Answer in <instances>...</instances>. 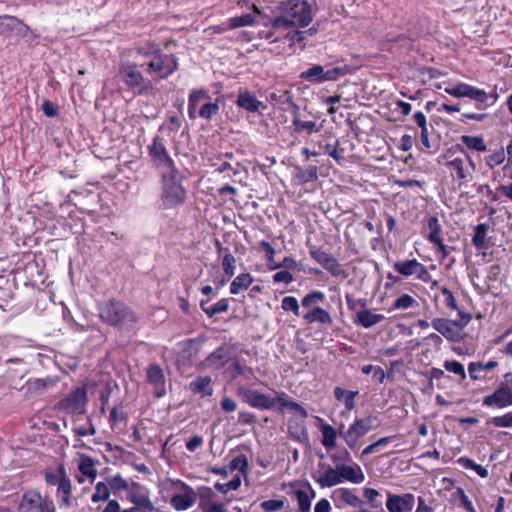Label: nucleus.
<instances>
[{
    "label": "nucleus",
    "instance_id": "f257e3e1",
    "mask_svg": "<svg viewBox=\"0 0 512 512\" xmlns=\"http://www.w3.org/2000/svg\"><path fill=\"white\" fill-rule=\"evenodd\" d=\"M181 174L175 170L173 162L162 147V204L176 207L183 204L186 192L181 184Z\"/></svg>",
    "mask_w": 512,
    "mask_h": 512
},
{
    "label": "nucleus",
    "instance_id": "f03ea898",
    "mask_svg": "<svg viewBox=\"0 0 512 512\" xmlns=\"http://www.w3.org/2000/svg\"><path fill=\"white\" fill-rule=\"evenodd\" d=\"M100 319L112 326L130 327L137 321L132 309L117 300L104 301L98 304Z\"/></svg>",
    "mask_w": 512,
    "mask_h": 512
},
{
    "label": "nucleus",
    "instance_id": "7ed1b4c3",
    "mask_svg": "<svg viewBox=\"0 0 512 512\" xmlns=\"http://www.w3.org/2000/svg\"><path fill=\"white\" fill-rule=\"evenodd\" d=\"M376 421L377 419L374 416L356 418L347 430H345V425L341 424L339 426V437L351 450L355 451L360 446L359 440L377 427Z\"/></svg>",
    "mask_w": 512,
    "mask_h": 512
},
{
    "label": "nucleus",
    "instance_id": "20e7f679",
    "mask_svg": "<svg viewBox=\"0 0 512 512\" xmlns=\"http://www.w3.org/2000/svg\"><path fill=\"white\" fill-rule=\"evenodd\" d=\"M483 405L499 409L512 405V373L504 375V381L490 395L483 398Z\"/></svg>",
    "mask_w": 512,
    "mask_h": 512
},
{
    "label": "nucleus",
    "instance_id": "39448f33",
    "mask_svg": "<svg viewBox=\"0 0 512 512\" xmlns=\"http://www.w3.org/2000/svg\"><path fill=\"white\" fill-rule=\"evenodd\" d=\"M282 11L295 21V26L306 27L312 21L310 5L306 1L289 0Z\"/></svg>",
    "mask_w": 512,
    "mask_h": 512
},
{
    "label": "nucleus",
    "instance_id": "423d86ee",
    "mask_svg": "<svg viewBox=\"0 0 512 512\" xmlns=\"http://www.w3.org/2000/svg\"><path fill=\"white\" fill-rule=\"evenodd\" d=\"M444 90L447 94H449L453 97H456V98L468 97V98L476 101L478 103L476 106L478 109L484 108L483 104L488 99V94L484 90L474 87L472 85L466 84V83H458L455 86H453L451 88L447 87Z\"/></svg>",
    "mask_w": 512,
    "mask_h": 512
},
{
    "label": "nucleus",
    "instance_id": "0eeeda50",
    "mask_svg": "<svg viewBox=\"0 0 512 512\" xmlns=\"http://www.w3.org/2000/svg\"><path fill=\"white\" fill-rule=\"evenodd\" d=\"M394 270L402 276H415L418 280L428 282L431 278L427 268L416 259L398 261L393 266Z\"/></svg>",
    "mask_w": 512,
    "mask_h": 512
},
{
    "label": "nucleus",
    "instance_id": "6e6552de",
    "mask_svg": "<svg viewBox=\"0 0 512 512\" xmlns=\"http://www.w3.org/2000/svg\"><path fill=\"white\" fill-rule=\"evenodd\" d=\"M238 395L241 396L243 401L251 407L261 410H270L275 406V403H277V397L271 398L257 390L240 388L238 390Z\"/></svg>",
    "mask_w": 512,
    "mask_h": 512
},
{
    "label": "nucleus",
    "instance_id": "1a4fd4ad",
    "mask_svg": "<svg viewBox=\"0 0 512 512\" xmlns=\"http://www.w3.org/2000/svg\"><path fill=\"white\" fill-rule=\"evenodd\" d=\"M86 401V390L84 388H77L73 392H71L67 397L62 399L58 403V407L61 411L68 414H81L84 413Z\"/></svg>",
    "mask_w": 512,
    "mask_h": 512
},
{
    "label": "nucleus",
    "instance_id": "9d476101",
    "mask_svg": "<svg viewBox=\"0 0 512 512\" xmlns=\"http://www.w3.org/2000/svg\"><path fill=\"white\" fill-rule=\"evenodd\" d=\"M415 504V496L411 493L402 495L388 493L386 508L389 512H410Z\"/></svg>",
    "mask_w": 512,
    "mask_h": 512
},
{
    "label": "nucleus",
    "instance_id": "9b49d317",
    "mask_svg": "<svg viewBox=\"0 0 512 512\" xmlns=\"http://www.w3.org/2000/svg\"><path fill=\"white\" fill-rule=\"evenodd\" d=\"M432 327L444 336L447 340L452 342H459L462 340L460 330L455 329V325L451 320L445 318H435L431 322Z\"/></svg>",
    "mask_w": 512,
    "mask_h": 512
},
{
    "label": "nucleus",
    "instance_id": "f8f14e48",
    "mask_svg": "<svg viewBox=\"0 0 512 512\" xmlns=\"http://www.w3.org/2000/svg\"><path fill=\"white\" fill-rule=\"evenodd\" d=\"M29 27L15 16L2 15L0 16V34L8 35L11 32H16L19 35H26Z\"/></svg>",
    "mask_w": 512,
    "mask_h": 512
},
{
    "label": "nucleus",
    "instance_id": "ddd939ff",
    "mask_svg": "<svg viewBox=\"0 0 512 512\" xmlns=\"http://www.w3.org/2000/svg\"><path fill=\"white\" fill-rule=\"evenodd\" d=\"M312 478L321 488L333 487L341 484L337 465L335 467L327 465L324 472H316L312 475Z\"/></svg>",
    "mask_w": 512,
    "mask_h": 512
},
{
    "label": "nucleus",
    "instance_id": "4468645a",
    "mask_svg": "<svg viewBox=\"0 0 512 512\" xmlns=\"http://www.w3.org/2000/svg\"><path fill=\"white\" fill-rule=\"evenodd\" d=\"M42 500L43 498L38 491L29 490L23 494L18 510L19 512H38Z\"/></svg>",
    "mask_w": 512,
    "mask_h": 512
},
{
    "label": "nucleus",
    "instance_id": "2eb2a0df",
    "mask_svg": "<svg viewBox=\"0 0 512 512\" xmlns=\"http://www.w3.org/2000/svg\"><path fill=\"white\" fill-rule=\"evenodd\" d=\"M236 104L238 107L245 109L248 112H258L261 108H266V106L259 101L254 94L247 90L239 92Z\"/></svg>",
    "mask_w": 512,
    "mask_h": 512
},
{
    "label": "nucleus",
    "instance_id": "dca6fc26",
    "mask_svg": "<svg viewBox=\"0 0 512 512\" xmlns=\"http://www.w3.org/2000/svg\"><path fill=\"white\" fill-rule=\"evenodd\" d=\"M339 477L341 478V483L344 481H348L355 484H360L364 481V474L359 466L356 465L350 466L342 463L341 465H337Z\"/></svg>",
    "mask_w": 512,
    "mask_h": 512
},
{
    "label": "nucleus",
    "instance_id": "f3484780",
    "mask_svg": "<svg viewBox=\"0 0 512 512\" xmlns=\"http://www.w3.org/2000/svg\"><path fill=\"white\" fill-rule=\"evenodd\" d=\"M177 43L174 40L165 43V50L169 54L162 55V78L170 75L177 69L178 63L175 54L172 52V47H176Z\"/></svg>",
    "mask_w": 512,
    "mask_h": 512
},
{
    "label": "nucleus",
    "instance_id": "a211bd4d",
    "mask_svg": "<svg viewBox=\"0 0 512 512\" xmlns=\"http://www.w3.org/2000/svg\"><path fill=\"white\" fill-rule=\"evenodd\" d=\"M385 319L384 315L376 314L369 309L357 313L354 323L363 328H371Z\"/></svg>",
    "mask_w": 512,
    "mask_h": 512
},
{
    "label": "nucleus",
    "instance_id": "6ab92c4d",
    "mask_svg": "<svg viewBox=\"0 0 512 512\" xmlns=\"http://www.w3.org/2000/svg\"><path fill=\"white\" fill-rule=\"evenodd\" d=\"M62 481L57 486V496L61 498V505L69 507L71 505V481L68 478L64 466H60Z\"/></svg>",
    "mask_w": 512,
    "mask_h": 512
},
{
    "label": "nucleus",
    "instance_id": "aec40b11",
    "mask_svg": "<svg viewBox=\"0 0 512 512\" xmlns=\"http://www.w3.org/2000/svg\"><path fill=\"white\" fill-rule=\"evenodd\" d=\"M120 75L123 81L131 87L140 85L143 79L137 67L129 64L121 65Z\"/></svg>",
    "mask_w": 512,
    "mask_h": 512
},
{
    "label": "nucleus",
    "instance_id": "412c9836",
    "mask_svg": "<svg viewBox=\"0 0 512 512\" xmlns=\"http://www.w3.org/2000/svg\"><path fill=\"white\" fill-rule=\"evenodd\" d=\"M302 317L307 323L318 322L321 324L331 325L333 322L330 314L325 309L318 306L311 308Z\"/></svg>",
    "mask_w": 512,
    "mask_h": 512
},
{
    "label": "nucleus",
    "instance_id": "4be33fe9",
    "mask_svg": "<svg viewBox=\"0 0 512 512\" xmlns=\"http://www.w3.org/2000/svg\"><path fill=\"white\" fill-rule=\"evenodd\" d=\"M189 389L193 393L201 394L203 397L211 396L213 389L211 387V377L199 376L189 383Z\"/></svg>",
    "mask_w": 512,
    "mask_h": 512
},
{
    "label": "nucleus",
    "instance_id": "5701e85b",
    "mask_svg": "<svg viewBox=\"0 0 512 512\" xmlns=\"http://www.w3.org/2000/svg\"><path fill=\"white\" fill-rule=\"evenodd\" d=\"M320 430L322 433V445L328 450L334 449L336 447L337 436H339V429L336 430L330 424L322 423Z\"/></svg>",
    "mask_w": 512,
    "mask_h": 512
},
{
    "label": "nucleus",
    "instance_id": "b1692460",
    "mask_svg": "<svg viewBox=\"0 0 512 512\" xmlns=\"http://www.w3.org/2000/svg\"><path fill=\"white\" fill-rule=\"evenodd\" d=\"M335 494H337L339 499L348 506L359 508V510L363 509L362 506L364 505V502L355 494L354 490L349 488H339L335 491Z\"/></svg>",
    "mask_w": 512,
    "mask_h": 512
},
{
    "label": "nucleus",
    "instance_id": "393cba45",
    "mask_svg": "<svg viewBox=\"0 0 512 512\" xmlns=\"http://www.w3.org/2000/svg\"><path fill=\"white\" fill-rule=\"evenodd\" d=\"M210 100V95L204 89L193 90L189 95L188 114L191 119L196 118V108L202 101Z\"/></svg>",
    "mask_w": 512,
    "mask_h": 512
},
{
    "label": "nucleus",
    "instance_id": "a878e982",
    "mask_svg": "<svg viewBox=\"0 0 512 512\" xmlns=\"http://www.w3.org/2000/svg\"><path fill=\"white\" fill-rule=\"evenodd\" d=\"M230 353L228 349L224 346L217 348L213 351L207 358L206 362L208 366L220 368L222 367L229 359Z\"/></svg>",
    "mask_w": 512,
    "mask_h": 512
},
{
    "label": "nucleus",
    "instance_id": "bb28decb",
    "mask_svg": "<svg viewBox=\"0 0 512 512\" xmlns=\"http://www.w3.org/2000/svg\"><path fill=\"white\" fill-rule=\"evenodd\" d=\"M445 165L455 171L456 178L458 180H466L471 174V172L468 170V166L465 160L462 158H454L449 160Z\"/></svg>",
    "mask_w": 512,
    "mask_h": 512
},
{
    "label": "nucleus",
    "instance_id": "cd10ccee",
    "mask_svg": "<svg viewBox=\"0 0 512 512\" xmlns=\"http://www.w3.org/2000/svg\"><path fill=\"white\" fill-rule=\"evenodd\" d=\"M324 68L321 65H313L305 71L300 73V79L313 82L323 83L324 82Z\"/></svg>",
    "mask_w": 512,
    "mask_h": 512
},
{
    "label": "nucleus",
    "instance_id": "c85d7f7f",
    "mask_svg": "<svg viewBox=\"0 0 512 512\" xmlns=\"http://www.w3.org/2000/svg\"><path fill=\"white\" fill-rule=\"evenodd\" d=\"M277 403L281 407L289 409V411L299 414L302 418H307L308 413L304 407L297 402L289 399L285 393H281L277 396Z\"/></svg>",
    "mask_w": 512,
    "mask_h": 512
},
{
    "label": "nucleus",
    "instance_id": "c756f323",
    "mask_svg": "<svg viewBox=\"0 0 512 512\" xmlns=\"http://www.w3.org/2000/svg\"><path fill=\"white\" fill-rule=\"evenodd\" d=\"M427 228L429 230V233L427 235V239L432 244H440V241H442L441 236V226L439 224V220L436 216H431L427 220Z\"/></svg>",
    "mask_w": 512,
    "mask_h": 512
},
{
    "label": "nucleus",
    "instance_id": "7c9ffc66",
    "mask_svg": "<svg viewBox=\"0 0 512 512\" xmlns=\"http://www.w3.org/2000/svg\"><path fill=\"white\" fill-rule=\"evenodd\" d=\"M488 225L485 223L478 224L474 227V234L472 237V244L476 249L482 250L487 249L486 236L488 232Z\"/></svg>",
    "mask_w": 512,
    "mask_h": 512
},
{
    "label": "nucleus",
    "instance_id": "2f4dec72",
    "mask_svg": "<svg viewBox=\"0 0 512 512\" xmlns=\"http://www.w3.org/2000/svg\"><path fill=\"white\" fill-rule=\"evenodd\" d=\"M460 140L470 150L479 152H484L487 150V145L485 144L484 138L482 136L462 135Z\"/></svg>",
    "mask_w": 512,
    "mask_h": 512
},
{
    "label": "nucleus",
    "instance_id": "473e14b6",
    "mask_svg": "<svg viewBox=\"0 0 512 512\" xmlns=\"http://www.w3.org/2000/svg\"><path fill=\"white\" fill-rule=\"evenodd\" d=\"M296 178L300 184L316 181L318 179V168L317 166H309L307 169H303L299 166L296 167Z\"/></svg>",
    "mask_w": 512,
    "mask_h": 512
},
{
    "label": "nucleus",
    "instance_id": "72a5a7b5",
    "mask_svg": "<svg viewBox=\"0 0 512 512\" xmlns=\"http://www.w3.org/2000/svg\"><path fill=\"white\" fill-rule=\"evenodd\" d=\"M264 25L266 27L270 25L271 28L277 32L281 29L287 30L291 27H294L295 21H293L286 13H284V15L275 17L274 19H271L269 23H265Z\"/></svg>",
    "mask_w": 512,
    "mask_h": 512
},
{
    "label": "nucleus",
    "instance_id": "f704fd0d",
    "mask_svg": "<svg viewBox=\"0 0 512 512\" xmlns=\"http://www.w3.org/2000/svg\"><path fill=\"white\" fill-rule=\"evenodd\" d=\"M194 502V497L189 493L177 494L171 498L172 506L178 511L188 509L194 504Z\"/></svg>",
    "mask_w": 512,
    "mask_h": 512
},
{
    "label": "nucleus",
    "instance_id": "c9c22d12",
    "mask_svg": "<svg viewBox=\"0 0 512 512\" xmlns=\"http://www.w3.org/2000/svg\"><path fill=\"white\" fill-rule=\"evenodd\" d=\"M80 472L94 480L97 477V470L95 468V462L91 457L82 456L78 465Z\"/></svg>",
    "mask_w": 512,
    "mask_h": 512
},
{
    "label": "nucleus",
    "instance_id": "e433bc0d",
    "mask_svg": "<svg viewBox=\"0 0 512 512\" xmlns=\"http://www.w3.org/2000/svg\"><path fill=\"white\" fill-rule=\"evenodd\" d=\"M252 283L250 274H240L231 283L230 292L237 295L241 290H246Z\"/></svg>",
    "mask_w": 512,
    "mask_h": 512
},
{
    "label": "nucleus",
    "instance_id": "4c0bfd02",
    "mask_svg": "<svg viewBox=\"0 0 512 512\" xmlns=\"http://www.w3.org/2000/svg\"><path fill=\"white\" fill-rule=\"evenodd\" d=\"M358 394L357 391H346L341 387L334 389V396L337 400H343L348 410H352L354 407V398Z\"/></svg>",
    "mask_w": 512,
    "mask_h": 512
},
{
    "label": "nucleus",
    "instance_id": "58836bf2",
    "mask_svg": "<svg viewBox=\"0 0 512 512\" xmlns=\"http://www.w3.org/2000/svg\"><path fill=\"white\" fill-rule=\"evenodd\" d=\"M325 270H327L332 276L339 277L345 279L348 274L344 269L343 265L339 263V261L332 256L327 264L323 266Z\"/></svg>",
    "mask_w": 512,
    "mask_h": 512
},
{
    "label": "nucleus",
    "instance_id": "ea45409f",
    "mask_svg": "<svg viewBox=\"0 0 512 512\" xmlns=\"http://www.w3.org/2000/svg\"><path fill=\"white\" fill-rule=\"evenodd\" d=\"M255 22L254 14L247 13L241 16H235L228 20V25L231 29H236L240 27L250 26Z\"/></svg>",
    "mask_w": 512,
    "mask_h": 512
},
{
    "label": "nucleus",
    "instance_id": "a19ab883",
    "mask_svg": "<svg viewBox=\"0 0 512 512\" xmlns=\"http://www.w3.org/2000/svg\"><path fill=\"white\" fill-rule=\"evenodd\" d=\"M457 462L465 469L474 470L481 478L488 477V470L483 466L476 464L473 460L468 457H460Z\"/></svg>",
    "mask_w": 512,
    "mask_h": 512
},
{
    "label": "nucleus",
    "instance_id": "79ce46f5",
    "mask_svg": "<svg viewBox=\"0 0 512 512\" xmlns=\"http://www.w3.org/2000/svg\"><path fill=\"white\" fill-rule=\"evenodd\" d=\"M309 254L322 267L329 262L332 255L315 245H309Z\"/></svg>",
    "mask_w": 512,
    "mask_h": 512
},
{
    "label": "nucleus",
    "instance_id": "37998d69",
    "mask_svg": "<svg viewBox=\"0 0 512 512\" xmlns=\"http://www.w3.org/2000/svg\"><path fill=\"white\" fill-rule=\"evenodd\" d=\"M351 72V69L348 65H344L341 67H334L328 70H324V82L326 81H336L340 77L345 76Z\"/></svg>",
    "mask_w": 512,
    "mask_h": 512
},
{
    "label": "nucleus",
    "instance_id": "c03bdc74",
    "mask_svg": "<svg viewBox=\"0 0 512 512\" xmlns=\"http://www.w3.org/2000/svg\"><path fill=\"white\" fill-rule=\"evenodd\" d=\"M363 496L367 500L371 509H381L382 503L378 500L380 493L374 488H364Z\"/></svg>",
    "mask_w": 512,
    "mask_h": 512
},
{
    "label": "nucleus",
    "instance_id": "a18cd8bd",
    "mask_svg": "<svg viewBox=\"0 0 512 512\" xmlns=\"http://www.w3.org/2000/svg\"><path fill=\"white\" fill-rule=\"evenodd\" d=\"M443 367L447 371L458 375L461 380L466 379V373H465L464 366L460 362H458L456 360H446L443 363Z\"/></svg>",
    "mask_w": 512,
    "mask_h": 512
},
{
    "label": "nucleus",
    "instance_id": "49530a36",
    "mask_svg": "<svg viewBox=\"0 0 512 512\" xmlns=\"http://www.w3.org/2000/svg\"><path fill=\"white\" fill-rule=\"evenodd\" d=\"M325 295L320 291H312L308 293L301 301V304L305 308H313L312 306L318 302H323Z\"/></svg>",
    "mask_w": 512,
    "mask_h": 512
},
{
    "label": "nucleus",
    "instance_id": "de8ad7c7",
    "mask_svg": "<svg viewBox=\"0 0 512 512\" xmlns=\"http://www.w3.org/2000/svg\"><path fill=\"white\" fill-rule=\"evenodd\" d=\"M295 497L298 502L299 512H310L311 500L309 495L303 490H296Z\"/></svg>",
    "mask_w": 512,
    "mask_h": 512
},
{
    "label": "nucleus",
    "instance_id": "09e8293b",
    "mask_svg": "<svg viewBox=\"0 0 512 512\" xmlns=\"http://www.w3.org/2000/svg\"><path fill=\"white\" fill-rule=\"evenodd\" d=\"M260 507L263 512H276L285 507V502L283 499H270L261 502Z\"/></svg>",
    "mask_w": 512,
    "mask_h": 512
},
{
    "label": "nucleus",
    "instance_id": "8fccbe9b",
    "mask_svg": "<svg viewBox=\"0 0 512 512\" xmlns=\"http://www.w3.org/2000/svg\"><path fill=\"white\" fill-rule=\"evenodd\" d=\"M393 438H395V436H386V437L380 438L376 442H374V443L370 444L369 446H367L366 448H364L361 453V456L362 457L368 456V455L376 452L377 448L388 445L392 441Z\"/></svg>",
    "mask_w": 512,
    "mask_h": 512
},
{
    "label": "nucleus",
    "instance_id": "3c124183",
    "mask_svg": "<svg viewBox=\"0 0 512 512\" xmlns=\"http://www.w3.org/2000/svg\"><path fill=\"white\" fill-rule=\"evenodd\" d=\"M110 496L108 486L103 482H98L95 486V493L92 495L93 502L106 501Z\"/></svg>",
    "mask_w": 512,
    "mask_h": 512
},
{
    "label": "nucleus",
    "instance_id": "603ef678",
    "mask_svg": "<svg viewBox=\"0 0 512 512\" xmlns=\"http://www.w3.org/2000/svg\"><path fill=\"white\" fill-rule=\"evenodd\" d=\"M219 111L218 102H207L200 108L198 114L203 119H210L212 116L216 115Z\"/></svg>",
    "mask_w": 512,
    "mask_h": 512
},
{
    "label": "nucleus",
    "instance_id": "864d4df0",
    "mask_svg": "<svg viewBox=\"0 0 512 512\" xmlns=\"http://www.w3.org/2000/svg\"><path fill=\"white\" fill-rule=\"evenodd\" d=\"M225 250L227 251V253L223 257L222 266H223V270H224L225 274L228 277H231L235 273L236 260H235V257L228 251V249H225Z\"/></svg>",
    "mask_w": 512,
    "mask_h": 512
},
{
    "label": "nucleus",
    "instance_id": "5fc2aeb1",
    "mask_svg": "<svg viewBox=\"0 0 512 512\" xmlns=\"http://www.w3.org/2000/svg\"><path fill=\"white\" fill-rule=\"evenodd\" d=\"M231 471L239 470L242 474H246L248 471V460L245 455H239L233 458L229 466Z\"/></svg>",
    "mask_w": 512,
    "mask_h": 512
},
{
    "label": "nucleus",
    "instance_id": "6e6d98bb",
    "mask_svg": "<svg viewBox=\"0 0 512 512\" xmlns=\"http://www.w3.org/2000/svg\"><path fill=\"white\" fill-rule=\"evenodd\" d=\"M281 307L285 311H292L294 315L299 316V304L295 297L286 296L281 301Z\"/></svg>",
    "mask_w": 512,
    "mask_h": 512
},
{
    "label": "nucleus",
    "instance_id": "4d7b16f0",
    "mask_svg": "<svg viewBox=\"0 0 512 512\" xmlns=\"http://www.w3.org/2000/svg\"><path fill=\"white\" fill-rule=\"evenodd\" d=\"M240 484H241L240 477L237 476L227 483H224V484L216 483L214 487L219 492L226 494L229 491L237 490L240 487Z\"/></svg>",
    "mask_w": 512,
    "mask_h": 512
},
{
    "label": "nucleus",
    "instance_id": "13d9d810",
    "mask_svg": "<svg viewBox=\"0 0 512 512\" xmlns=\"http://www.w3.org/2000/svg\"><path fill=\"white\" fill-rule=\"evenodd\" d=\"M293 125L295 127V131L298 133H300L302 131H307L308 133H312L317 130L316 123L314 121H302L298 118H294Z\"/></svg>",
    "mask_w": 512,
    "mask_h": 512
},
{
    "label": "nucleus",
    "instance_id": "bf43d9fd",
    "mask_svg": "<svg viewBox=\"0 0 512 512\" xmlns=\"http://www.w3.org/2000/svg\"><path fill=\"white\" fill-rule=\"evenodd\" d=\"M229 308L228 300L227 299H221L217 303L209 306V309L206 310V314L208 317H213L216 314L227 312Z\"/></svg>",
    "mask_w": 512,
    "mask_h": 512
},
{
    "label": "nucleus",
    "instance_id": "052dcab7",
    "mask_svg": "<svg viewBox=\"0 0 512 512\" xmlns=\"http://www.w3.org/2000/svg\"><path fill=\"white\" fill-rule=\"evenodd\" d=\"M416 303V300L408 295V294H402L399 296L395 302H394V308L395 309H408L413 306V304Z\"/></svg>",
    "mask_w": 512,
    "mask_h": 512
},
{
    "label": "nucleus",
    "instance_id": "680f3d73",
    "mask_svg": "<svg viewBox=\"0 0 512 512\" xmlns=\"http://www.w3.org/2000/svg\"><path fill=\"white\" fill-rule=\"evenodd\" d=\"M505 154L504 150H498L486 157L485 162L490 168H494L504 162Z\"/></svg>",
    "mask_w": 512,
    "mask_h": 512
},
{
    "label": "nucleus",
    "instance_id": "e2e57ef3",
    "mask_svg": "<svg viewBox=\"0 0 512 512\" xmlns=\"http://www.w3.org/2000/svg\"><path fill=\"white\" fill-rule=\"evenodd\" d=\"M490 423L495 427H512V412H508L503 416H496L491 418Z\"/></svg>",
    "mask_w": 512,
    "mask_h": 512
},
{
    "label": "nucleus",
    "instance_id": "0e129e2a",
    "mask_svg": "<svg viewBox=\"0 0 512 512\" xmlns=\"http://www.w3.org/2000/svg\"><path fill=\"white\" fill-rule=\"evenodd\" d=\"M441 293L445 297L444 304L451 310H458V305L456 303L455 297L453 293L447 287H441Z\"/></svg>",
    "mask_w": 512,
    "mask_h": 512
},
{
    "label": "nucleus",
    "instance_id": "69168bd1",
    "mask_svg": "<svg viewBox=\"0 0 512 512\" xmlns=\"http://www.w3.org/2000/svg\"><path fill=\"white\" fill-rule=\"evenodd\" d=\"M344 151V148L340 146V141L336 140L335 145H333L331 151H328V155L332 157L338 164H342L344 161Z\"/></svg>",
    "mask_w": 512,
    "mask_h": 512
},
{
    "label": "nucleus",
    "instance_id": "338daca9",
    "mask_svg": "<svg viewBox=\"0 0 512 512\" xmlns=\"http://www.w3.org/2000/svg\"><path fill=\"white\" fill-rule=\"evenodd\" d=\"M147 379L151 384L157 386L160 383V367L156 364L151 365L147 370Z\"/></svg>",
    "mask_w": 512,
    "mask_h": 512
},
{
    "label": "nucleus",
    "instance_id": "774afa93",
    "mask_svg": "<svg viewBox=\"0 0 512 512\" xmlns=\"http://www.w3.org/2000/svg\"><path fill=\"white\" fill-rule=\"evenodd\" d=\"M74 432L81 437L88 436V435H94L96 433V430L91 423L90 420L87 421V423L83 426L76 427L74 429Z\"/></svg>",
    "mask_w": 512,
    "mask_h": 512
}]
</instances>
